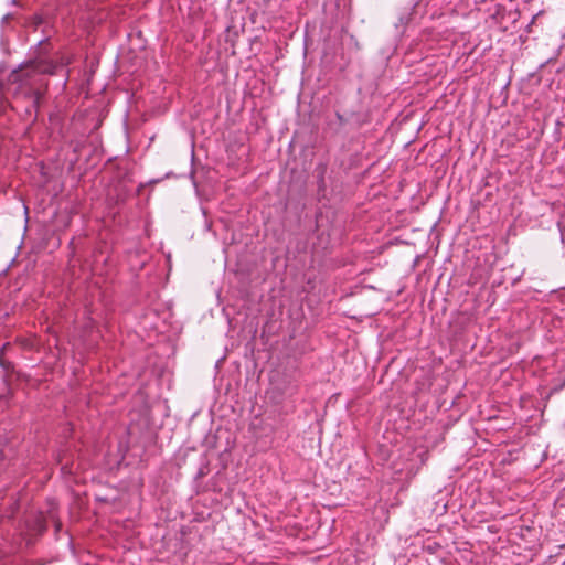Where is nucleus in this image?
<instances>
[{
  "label": "nucleus",
  "instance_id": "nucleus-1",
  "mask_svg": "<svg viewBox=\"0 0 565 565\" xmlns=\"http://www.w3.org/2000/svg\"><path fill=\"white\" fill-rule=\"evenodd\" d=\"M70 63L71 58L62 55L58 62L36 57L20 65L9 76L10 83L14 86V94L30 99L34 106H38L47 87L46 75L55 74L60 67Z\"/></svg>",
  "mask_w": 565,
  "mask_h": 565
},
{
  "label": "nucleus",
  "instance_id": "nucleus-2",
  "mask_svg": "<svg viewBox=\"0 0 565 565\" xmlns=\"http://www.w3.org/2000/svg\"><path fill=\"white\" fill-rule=\"evenodd\" d=\"M42 23H43V20H42V18L40 15H35L33 18V24H34L35 28L40 26Z\"/></svg>",
  "mask_w": 565,
  "mask_h": 565
},
{
  "label": "nucleus",
  "instance_id": "nucleus-3",
  "mask_svg": "<svg viewBox=\"0 0 565 565\" xmlns=\"http://www.w3.org/2000/svg\"><path fill=\"white\" fill-rule=\"evenodd\" d=\"M46 40H47V39H45V40H40V41L38 42V45H39V46H42V44H43Z\"/></svg>",
  "mask_w": 565,
  "mask_h": 565
}]
</instances>
